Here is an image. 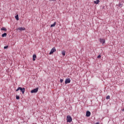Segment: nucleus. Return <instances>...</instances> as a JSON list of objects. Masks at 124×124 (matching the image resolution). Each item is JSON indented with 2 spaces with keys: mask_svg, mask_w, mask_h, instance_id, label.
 <instances>
[{
  "mask_svg": "<svg viewBox=\"0 0 124 124\" xmlns=\"http://www.w3.org/2000/svg\"><path fill=\"white\" fill-rule=\"evenodd\" d=\"M49 1H55L56 0H49Z\"/></svg>",
  "mask_w": 124,
  "mask_h": 124,
  "instance_id": "22",
  "label": "nucleus"
},
{
  "mask_svg": "<svg viewBox=\"0 0 124 124\" xmlns=\"http://www.w3.org/2000/svg\"><path fill=\"white\" fill-rule=\"evenodd\" d=\"M72 122V118L71 116L68 115L67 116V123H71Z\"/></svg>",
  "mask_w": 124,
  "mask_h": 124,
  "instance_id": "2",
  "label": "nucleus"
},
{
  "mask_svg": "<svg viewBox=\"0 0 124 124\" xmlns=\"http://www.w3.org/2000/svg\"><path fill=\"white\" fill-rule=\"evenodd\" d=\"M6 35H7V34L6 33H4L1 35L2 37H6Z\"/></svg>",
  "mask_w": 124,
  "mask_h": 124,
  "instance_id": "9",
  "label": "nucleus"
},
{
  "mask_svg": "<svg viewBox=\"0 0 124 124\" xmlns=\"http://www.w3.org/2000/svg\"><path fill=\"white\" fill-rule=\"evenodd\" d=\"M8 47V46H5L4 47V49H7Z\"/></svg>",
  "mask_w": 124,
  "mask_h": 124,
  "instance_id": "21",
  "label": "nucleus"
},
{
  "mask_svg": "<svg viewBox=\"0 0 124 124\" xmlns=\"http://www.w3.org/2000/svg\"><path fill=\"white\" fill-rule=\"evenodd\" d=\"M15 18L17 21H18L19 20V16L17 15L16 16H15Z\"/></svg>",
  "mask_w": 124,
  "mask_h": 124,
  "instance_id": "13",
  "label": "nucleus"
},
{
  "mask_svg": "<svg viewBox=\"0 0 124 124\" xmlns=\"http://www.w3.org/2000/svg\"><path fill=\"white\" fill-rule=\"evenodd\" d=\"M38 92V88H36L32 90L31 92V93H35Z\"/></svg>",
  "mask_w": 124,
  "mask_h": 124,
  "instance_id": "3",
  "label": "nucleus"
},
{
  "mask_svg": "<svg viewBox=\"0 0 124 124\" xmlns=\"http://www.w3.org/2000/svg\"><path fill=\"white\" fill-rule=\"evenodd\" d=\"M122 111H124V108H123V109H122Z\"/></svg>",
  "mask_w": 124,
  "mask_h": 124,
  "instance_id": "23",
  "label": "nucleus"
},
{
  "mask_svg": "<svg viewBox=\"0 0 124 124\" xmlns=\"http://www.w3.org/2000/svg\"><path fill=\"white\" fill-rule=\"evenodd\" d=\"M55 26H56V22H54L53 24H51L50 25V27L51 28H53V27H55Z\"/></svg>",
  "mask_w": 124,
  "mask_h": 124,
  "instance_id": "12",
  "label": "nucleus"
},
{
  "mask_svg": "<svg viewBox=\"0 0 124 124\" xmlns=\"http://www.w3.org/2000/svg\"><path fill=\"white\" fill-rule=\"evenodd\" d=\"M118 6L119 7H123V4H122V3H119Z\"/></svg>",
  "mask_w": 124,
  "mask_h": 124,
  "instance_id": "16",
  "label": "nucleus"
},
{
  "mask_svg": "<svg viewBox=\"0 0 124 124\" xmlns=\"http://www.w3.org/2000/svg\"><path fill=\"white\" fill-rule=\"evenodd\" d=\"M16 99H20V96L16 95Z\"/></svg>",
  "mask_w": 124,
  "mask_h": 124,
  "instance_id": "17",
  "label": "nucleus"
},
{
  "mask_svg": "<svg viewBox=\"0 0 124 124\" xmlns=\"http://www.w3.org/2000/svg\"><path fill=\"white\" fill-rule=\"evenodd\" d=\"M62 56H65V51L64 50L62 51Z\"/></svg>",
  "mask_w": 124,
  "mask_h": 124,
  "instance_id": "15",
  "label": "nucleus"
},
{
  "mask_svg": "<svg viewBox=\"0 0 124 124\" xmlns=\"http://www.w3.org/2000/svg\"><path fill=\"white\" fill-rule=\"evenodd\" d=\"M18 30H19V31H25L26 28H25V27H20L18 28Z\"/></svg>",
  "mask_w": 124,
  "mask_h": 124,
  "instance_id": "8",
  "label": "nucleus"
},
{
  "mask_svg": "<svg viewBox=\"0 0 124 124\" xmlns=\"http://www.w3.org/2000/svg\"><path fill=\"white\" fill-rule=\"evenodd\" d=\"M99 42H100V43H101V44L103 45V44H104V43H105V39L100 38L99 39Z\"/></svg>",
  "mask_w": 124,
  "mask_h": 124,
  "instance_id": "5",
  "label": "nucleus"
},
{
  "mask_svg": "<svg viewBox=\"0 0 124 124\" xmlns=\"http://www.w3.org/2000/svg\"><path fill=\"white\" fill-rule=\"evenodd\" d=\"M1 31H6L7 29H6V28H4V27H2V28L1 29Z\"/></svg>",
  "mask_w": 124,
  "mask_h": 124,
  "instance_id": "14",
  "label": "nucleus"
},
{
  "mask_svg": "<svg viewBox=\"0 0 124 124\" xmlns=\"http://www.w3.org/2000/svg\"><path fill=\"white\" fill-rule=\"evenodd\" d=\"M35 59H36V55L34 54L33 55V61H35Z\"/></svg>",
  "mask_w": 124,
  "mask_h": 124,
  "instance_id": "11",
  "label": "nucleus"
},
{
  "mask_svg": "<svg viewBox=\"0 0 124 124\" xmlns=\"http://www.w3.org/2000/svg\"><path fill=\"white\" fill-rule=\"evenodd\" d=\"M71 80L70 78H66L65 80V84H69V83H70Z\"/></svg>",
  "mask_w": 124,
  "mask_h": 124,
  "instance_id": "6",
  "label": "nucleus"
},
{
  "mask_svg": "<svg viewBox=\"0 0 124 124\" xmlns=\"http://www.w3.org/2000/svg\"><path fill=\"white\" fill-rule=\"evenodd\" d=\"M56 51H57V50L56 49V47H53L51 49L50 52H49V55H52V54H53L54 52H56Z\"/></svg>",
  "mask_w": 124,
  "mask_h": 124,
  "instance_id": "4",
  "label": "nucleus"
},
{
  "mask_svg": "<svg viewBox=\"0 0 124 124\" xmlns=\"http://www.w3.org/2000/svg\"><path fill=\"white\" fill-rule=\"evenodd\" d=\"M106 99H110V96L109 95H108L106 97Z\"/></svg>",
  "mask_w": 124,
  "mask_h": 124,
  "instance_id": "18",
  "label": "nucleus"
},
{
  "mask_svg": "<svg viewBox=\"0 0 124 124\" xmlns=\"http://www.w3.org/2000/svg\"><path fill=\"white\" fill-rule=\"evenodd\" d=\"M18 91H20L23 94L25 93V88L18 87L16 90V92H18Z\"/></svg>",
  "mask_w": 124,
  "mask_h": 124,
  "instance_id": "1",
  "label": "nucleus"
},
{
  "mask_svg": "<svg viewBox=\"0 0 124 124\" xmlns=\"http://www.w3.org/2000/svg\"><path fill=\"white\" fill-rule=\"evenodd\" d=\"M60 82L61 83H62V82H63V79H60Z\"/></svg>",
  "mask_w": 124,
  "mask_h": 124,
  "instance_id": "20",
  "label": "nucleus"
},
{
  "mask_svg": "<svg viewBox=\"0 0 124 124\" xmlns=\"http://www.w3.org/2000/svg\"><path fill=\"white\" fill-rule=\"evenodd\" d=\"M99 0L94 1V3H95V4H98V3H99Z\"/></svg>",
  "mask_w": 124,
  "mask_h": 124,
  "instance_id": "10",
  "label": "nucleus"
},
{
  "mask_svg": "<svg viewBox=\"0 0 124 124\" xmlns=\"http://www.w3.org/2000/svg\"><path fill=\"white\" fill-rule=\"evenodd\" d=\"M98 124V123H97V124Z\"/></svg>",
  "mask_w": 124,
  "mask_h": 124,
  "instance_id": "24",
  "label": "nucleus"
},
{
  "mask_svg": "<svg viewBox=\"0 0 124 124\" xmlns=\"http://www.w3.org/2000/svg\"><path fill=\"white\" fill-rule=\"evenodd\" d=\"M100 58H101V55H98L97 56V59H100Z\"/></svg>",
  "mask_w": 124,
  "mask_h": 124,
  "instance_id": "19",
  "label": "nucleus"
},
{
  "mask_svg": "<svg viewBox=\"0 0 124 124\" xmlns=\"http://www.w3.org/2000/svg\"><path fill=\"white\" fill-rule=\"evenodd\" d=\"M86 117H90L91 116V112L87 111L86 114Z\"/></svg>",
  "mask_w": 124,
  "mask_h": 124,
  "instance_id": "7",
  "label": "nucleus"
}]
</instances>
